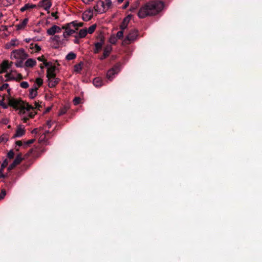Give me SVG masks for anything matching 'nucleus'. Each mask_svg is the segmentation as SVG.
Listing matches in <instances>:
<instances>
[{
  "mask_svg": "<svg viewBox=\"0 0 262 262\" xmlns=\"http://www.w3.org/2000/svg\"><path fill=\"white\" fill-rule=\"evenodd\" d=\"M56 13H52V15L53 16H54V17H55V18H56V19H57V18H58V17L56 16Z\"/></svg>",
  "mask_w": 262,
  "mask_h": 262,
  "instance_id": "61",
  "label": "nucleus"
},
{
  "mask_svg": "<svg viewBox=\"0 0 262 262\" xmlns=\"http://www.w3.org/2000/svg\"><path fill=\"white\" fill-rule=\"evenodd\" d=\"M41 129H38V128H35L32 131V134H38L40 133L39 132L40 131Z\"/></svg>",
  "mask_w": 262,
  "mask_h": 262,
  "instance_id": "47",
  "label": "nucleus"
},
{
  "mask_svg": "<svg viewBox=\"0 0 262 262\" xmlns=\"http://www.w3.org/2000/svg\"><path fill=\"white\" fill-rule=\"evenodd\" d=\"M60 32H61L60 28L56 25H54L48 29L47 33H59Z\"/></svg>",
  "mask_w": 262,
  "mask_h": 262,
  "instance_id": "26",
  "label": "nucleus"
},
{
  "mask_svg": "<svg viewBox=\"0 0 262 262\" xmlns=\"http://www.w3.org/2000/svg\"><path fill=\"white\" fill-rule=\"evenodd\" d=\"M10 69V66L8 64V61L5 60L0 64V74L7 72Z\"/></svg>",
  "mask_w": 262,
  "mask_h": 262,
  "instance_id": "16",
  "label": "nucleus"
},
{
  "mask_svg": "<svg viewBox=\"0 0 262 262\" xmlns=\"http://www.w3.org/2000/svg\"><path fill=\"white\" fill-rule=\"evenodd\" d=\"M24 60H19V61H18L15 63V66L16 67L18 68H21L23 66V61Z\"/></svg>",
  "mask_w": 262,
  "mask_h": 262,
  "instance_id": "40",
  "label": "nucleus"
},
{
  "mask_svg": "<svg viewBox=\"0 0 262 262\" xmlns=\"http://www.w3.org/2000/svg\"><path fill=\"white\" fill-rule=\"evenodd\" d=\"M6 195V191L5 190H2L0 193V200L3 199Z\"/></svg>",
  "mask_w": 262,
  "mask_h": 262,
  "instance_id": "43",
  "label": "nucleus"
},
{
  "mask_svg": "<svg viewBox=\"0 0 262 262\" xmlns=\"http://www.w3.org/2000/svg\"><path fill=\"white\" fill-rule=\"evenodd\" d=\"M22 160L23 158H21V155L20 154L18 155L13 163L9 166L8 170L9 171H11L12 169L14 168L16 165L19 164Z\"/></svg>",
  "mask_w": 262,
  "mask_h": 262,
  "instance_id": "12",
  "label": "nucleus"
},
{
  "mask_svg": "<svg viewBox=\"0 0 262 262\" xmlns=\"http://www.w3.org/2000/svg\"><path fill=\"white\" fill-rule=\"evenodd\" d=\"M49 133V130H47L45 132V133L42 134V135H40L39 141V142H46L47 141V139H46V135Z\"/></svg>",
  "mask_w": 262,
  "mask_h": 262,
  "instance_id": "29",
  "label": "nucleus"
},
{
  "mask_svg": "<svg viewBox=\"0 0 262 262\" xmlns=\"http://www.w3.org/2000/svg\"><path fill=\"white\" fill-rule=\"evenodd\" d=\"M37 59L40 61H42L43 63H44V61H47L46 60H45L43 58V56H41V57H38L37 58Z\"/></svg>",
  "mask_w": 262,
  "mask_h": 262,
  "instance_id": "52",
  "label": "nucleus"
},
{
  "mask_svg": "<svg viewBox=\"0 0 262 262\" xmlns=\"http://www.w3.org/2000/svg\"><path fill=\"white\" fill-rule=\"evenodd\" d=\"M93 84L96 87L99 88L103 85V81L100 77H96L93 80Z\"/></svg>",
  "mask_w": 262,
  "mask_h": 262,
  "instance_id": "25",
  "label": "nucleus"
},
{
  "mask_svg": "<svg viewBox=\"0 0 262 262\" xmlns=\"http://www.w3.org/2000/svg\"><path fill=\"white\" fill-rule=\"evenodd\" d=\"M33 106V111H34L35 109H38L40 110V108L41 107V104H39V102H35L34 103V105H32Z\"/></svg>",
  "mask_w": 262,
  "mask_h": 262,
  "instance_id": "35",
  "label": "nucleus"
},
{
  "mask_svg": "<svg viewBox=\"0 0 262 262\" xmlns=\"http://www.w3.org/2000/svg\"><path fill=\"white\" fill-rule=\"evenodd\" d=\"M8 140V138L5 135L0 137V143L2 142H6Z\"/></svg>",
  "mask_w": 262,
  "mask_h": 262,
  "instance_id": "38",
  "label": "nucleus"
},
{
  "mask_svg": "<svg viewBox=\"0 0 262 262\" xmlns=\"http://www.w3.org/2000/svg\"><path fill=\"white\" fill-rule=\"evenodd\" d=\"M32 39L34 41H39V40H41V38H38V37H36L33 38Z\"/></svg>",
  "mask_w": 262,
  "mask_h": 262,
  "instance_id": "56",
  "label": "nucleus"
},
{
  "mask_svg": "<svg viewBox=\"0 0 262 262\" xmlns=\"http://www.w3.org/2000/svg\"><path fill=\"white\" fill-rule=\"evenodd\" d=\"M20 85L22 88L26 89L29 87V83L27 81H23L20 83Z\"/></svg>",
  "mask_w": 262,
  "mask_h": 262,
  "instance_id": "37",
  "label": "nucleus"
},
{
  "mask_svg": "<svg viewBox=\"0 0 262 262\" xmlns=\"http://www.w3.org/2000/svg\"><path fill=\"white\" fill-rule=\"evenodd\" d=\"M82 23H78L77 21H73L70 23L67 24L65 26L63 27V29H65L63 33H88V28L84 27L80 29L79 32H77L79 27H81Z\"/></svg>",
  "mask_w": 262,
  "mask_h": 262,
  "instance_id": "3",
  "label": "nucleus"
},
{
  "mask_svg": "<svg viewBox=\"0 0 262 262\" xmlns=\"http://www.w3.org/2000/svg\"><path fill=\"white\" fill-rule=\"evenodd\" d=\"M86 34H77L76 35L74 36V39H73L74 42L78 43L79 42V39L85 37Z\"/></svg>",
  "mask_w": 262,
  "mask_h": 262,
  "instance_id": "28",
  "label": "nucleus"
},
{
  "mask_svg": "<svg viewBox=\"0 0 262 262\" xmlns=\"http://www.w3.org/2000/svg\"><path fill=\"white\" fill-rule=\"evenodd\" d=\"M20 44V41L18 39L16 38L13 39L5 45V48L7 49H10L15 47L18 46Z\"/></svg>",
  "mask_w": 262,
  "mask_h": 262,
  "instance_id": "13",
  "label": "nucleus"
},
{
  "mask_svg": "<svg viewBox=\"0 0 262 262\" xmlns=\"http://www.w3.org/2000/svg\"><path fill=\"white\" fill-rule=\"evenodd\" d=\"M44 66L48 68L47 76L48 78L56 77V67L53 66L51 62L44 61Z\"/></svg>",
  "mask_w": 262,
  "mask_h": 262,
  "instance_id": "5",
  "label": "nucleus"
},
{
  "mask_svg": "<svg viewBox=\"0 0 262 262\" xmlns=\"http://www.w3.org/2000/svg\"><path fill=\"white\" fill-rule=\"evenodd\" d=\"M76 54L73 52H71L68 54V55L66 56V58L68 60H71L75 59L76 58Z\"/></svg>",
  "mask_w": 262,
  "mask_h": 262,
  "instance_id": "30",
  "label": "nucleus"
},
{
  "mask_svg": "<svg viewBox=\"0 0 262 262\" xmlns=\"http://www.w3.org/2000/svg\"><path fill=\"white\" fill-rule=\"evenodd\" d=\"M37 7L36 5L34 4H30L29 3L26 4L25 5L24 7L21 8L20 11L21 12H24L26 10L30 9H33Z\"/></svg>",
  "mask_w": 262,
  "mask_h": 262,
  "instance_id": "27",
  "label": "nucleus"
},
{
  "mask_svg": "<svg viewBox=\"0 0 262 262\" xmlns=\"http://www.w3.org/2000/svg\"><path fill=\"white\" fill-rule=\"evenodd\" d=\"M7 80L13 79H21L23 76L20 74H17L15 71L11 70L10 72L7 73L6 75Z\"/></svg>",
  "mask_w": 262,
  "mask_h": 262,
  "instance_id": "9",
  "label": "nucleus"
},
{
  "mask_svg": "<svg viewBox=\"0 0 262 262\" xmlns=\"http://www.w3.org/2000/svg\"><path fill=\"white\" fill-rule=\"evenodd\" d=\"M72 34H69V33H67V34H63V37L64 38H66L68 36H70V35H71Z\"/></svg>",
  "mask_w": 262,
  "mask_h": 262,
  "instance_id": "57",
  "label": "nucleus"
},
{
  "mask_svg": "<svg viewBox=\"0 0 262 262\" xmlns=\"http://www.w3.org/2000/svg\"><path fill=\"white\" fill-rule=\"evenodd\" d=\"M66 112H67V110L66 108H63L60 111V112L59 113V115H60V116L66 113Z\"/></svg>",
  "mask_w": 262,
  "mask_h": 262,
  "instance_id": "48",
  "label": "nucleus"
},
{
  "mask_svg": "<svg viewBox=\"0 0 262 262\" xmlns=\"http://www.w3.org/2000/svg\"><path fill=\"white\" fill-rule=\"evenodd\" d=\"M7 30V27L6 26H2L0 27V31H5Z\"/></svg>",
  "mask_w": 262,
  "mask_h": 262,
  "instance_id": "50",
  "label": "nucleus"
},
{
  "mask_svg": "<svg viewBox=\"0 0 262 262\" xmlns=\"http://www.w3.org/2000/svg\"><path fill=\"white\" fill-rule=\"evenodd\" d=\"M104 5H105V11H106V10H108L112 6L111 0H105Z\"/></svg>",
  "mask_w": 262,
  "mask_h": 262,
  "instance_id": "32",
  "label": "nucleus"
},
{
  "mask_svg": "<svg viewBox=\"0 0 262 262\" xmlns=\"http://www.w3.org/2000/svg\"><path fill=\"white\" fill-rule=\"evenodd\" d=\"M8 100L9 105L19 110L20 109V106L25 103L13 98H8Z\"/></svg>",
  "mask_w": 262,
  "mask_h": 262,
  "instance_id": "7",
  "label": "nucleus"
},
{
  "mask_svg": "<svg viewBox=\"0 0 262 262\" xmlns=\"http://www.w3.org/2000/svg\"><path fill=\"white\" fill-rule=\"evenodd\" d=\"M100 34L99 36L100 41L95 43V49L94 52L97 53L102 49V46L104 43V37Z\"/></svg>",
  "mask_w": 262,
  "mask_h": 262,
  "instance_id": "14",
  "label": "nucleus"
},
{
  "mask_svg": "<svg viewBox=\"0 0 262 262\" xmlns=\"http://www.w3.org/2000/svg\"><path fill=\"white\" fill-rule=\"evenodd\" d=\"M80 98L79 97H75L73 100V103L75 105H77L80 103Z\"/></svg>",
  "mask_w": 262,
  "mask_h": 262,
  "instance_id": "42",
  "label": "nucleus"
},
{
  "mask_svg": "<svg viewBox=\"0 0 262 262\" xmlns=\"http://www.w3.org/2000/svg\"><path fill=\"white\" fill-rule=\"evenodd\" d=\"M16 144L17 145H18V146H20L22 145V143L20 141H17L16 142Z\"/></svg>",
  "mask_w": 262,
  "mask_h": 262,
  "instance_id": "55",
  "label": "nucleus"
},
{
  "mask_svg": "<svg viewBox=\"0 0 262 262\" xmlns=\"http://www.w3.org/2000/svg\"><path fill=\"white\" fill-rule=\"evenodd\" d=\"M34 141H35V139H34L29 140L25 143V145L26 146H28L29 144L33 143Z\"/></svg>",
  "mask_w": 262,
  "mask_h": 262,
  "instance_id": "44",
  "label": "nucleus"
},
{
  "mask_svg": "<svg viewBox=\"0 0 262 262\" xmlns=\"http://www.w3.org/2000/svg\"><path fill=\"white\" fill-rule=\"evenodd\" d=\"M42 83H43V81H42V79H41L40 78H37L36 79L35 84L36 85L37 84V86L38 88L42 84Z\"/></svg>",
  "mask_w": 262,
  "mask_h": 262,
  "instance_id": "34",
  "label": "nucleus"
},
{
  "mask_svg": "<svg viewBox=\"0 0 262 262\" xmlns=\"http://www.w3.org/2000/svg\"><path fill=\"white\" fill-rule=\"evenodd\" d=\"M25 130L24 127L19 125L16 129V133L14 135L15 137H20L25 134Z\"/></svg>",
  "mask_w": 262,
  "mask_h": 262,
  "instance_id": "22",
  "label": "nucleus"
},
{
  "mask_svg": "<svg viewBox=\"0 0 262 262\" xmlns=\"http://www.w3.org/2000/svg\"><path fill=\"white\" fill-rule=\"evenodd\" d=\"M164 4L160 1H150L146 3L139 10L138 15L141 18L147 16H152L158 14L162 11Z\"/></svg>",
  "mask_w": 262,
  "mask_h": 262,
  "instance_id": "1",
  "label": "nucleus"
},
{
  "mask_svg": "<svg viewBox=\"0 0 262 262\" xmlns=\"http://www.w3.org/2000/svg\"><path fill=\"white\" fill-rule=\"evenodd\" d=\"M123 34H112L110 38V42L112 44L116 43L118 39H121Z\"/></svg>",
  "mask_w": 262,
  "mask_h": 262,
  "instance_id": "18",
  "label": "nucleus"
},
{
  "mask_svg": "<svg viewBox=\"0 0 262 262\" xmlns=\"http://www.w3.org/2000/svg\"><path fill=\"white\" fill-rule=\"evenodd\" d=\"M59 79L56 77L48 78V85L50 88H53L59 83Z\"/></svg>",
  "mask_w": 262,
  "mask_h": 262,
  "instance_id": "20",
  "label": "nucleus"
},
{
  "mask_svg": "<svg viewBox=\"0 0 262 262\" xmlns=\"http://www.w3.org/2000/svg\"><path fill=\"white\" fill-rule=\"evenodd\" d=\"M128 5H129V2L127 1V2H125V4L122 6V9H125L126 8H127V7L128 6Z\"/></svg>",
  "mask_w": 262,
  "mask_h": 262,
  "instance_id": "51",
  "label": "nucleus"
},
{
  "mask_svg": "<svg viewBox=\"0 0 262 262\" xmlns=\"http://www.w3.org/2000/svg\"><path fill=\"white\" fill-rule=\"evenodd\" d=\"M28 22V18H25L21 23L16 26V31L21 30L24 29Z\"/></svg>",
  "mask_w": 262,
  "mask_h": 262,
  "instance_id": "23",
  "label": "nucleus"
},
{
  "mask_svg": "<svg viewBox=\"0 0 262 262\" xmlns=\"http://www.w3.org/2000/svg\"><path fill=\"white\" fill-rule=\"evenodd\" d=\"M31 39H31V38H26V39H25V41H26V42H30V41Z\"/></svg>",
  "mask_w": 262,
  "mask_h": 262,
  "instance_id": "59",
  "label": "nucleus"
},
{
  "mask_svg": "<svg viewBox=\"0 0 262 262\" xmlns=\"http://www.w3.org/2000/svg\"><path fill=\"white\" fill-rule=\"evenodd\" d=\"M94 1V0H85V2H84V4L88 5V4H89V3L90 2H92Z\"/></svg>",
  "mask_w": 262,
  "mask_h": 262,
  "instance_id": "54",
  "label": "nucleus"
},
{
  "mask_svg": "<svg viewBox=\"0 0 262 262\" xmlns=\"http://www.w3.org/2000/svg\"><path fill=\"white\" fill-rule=\"evenodd\" d=\"M120 71V64H116L112 69H110L106 74V77L108 80L112 81L113 79V76L117 74Z\"/></svg>",
  "mask_w": 262,
  "mask_h": 262,
  "instance_id": "6",
  "label": "nucleus"
},
{
  "mask_svg": "<svg viewBox=\"0 0 262 262\" xmlns=\"http://www.w3.org/2000/svg\"><path fill=\"white\" fill-rule=\"evenodd\" d=\"M47 125L48 126L49 128H50L52 126V122L51 121H48L47 122Z\"/></svg>",
  "mask_w": 262,
  "mask_h": 262,
  "instance_id": "53",
  "label": "nucleus"
},
{
  "mask_svg": "<svg viewBox=\"0 0 262 262\" xmlns=\"http://www.w3.org/2000/svg\"><path fill=\"white\" fill-rule=\"evenodd\" d=\"M8 86L9 84L8 83H5L0 88V90L6 89L8 88Z\"/></svg>",
  "mask_w": 262,
  "mask_h": 262,
  "instance_id": "46",
  "label": "nucleus"
},
{
  "mask_svg": "<svg viewBox=\"0 0 262 262\" xmlns=\"http://www.w3.org/2000/svg\"><path fill=\"white\" fill-rule=\"evenodd\" d=\"M36 64V61L35 59L29 58L26 60L25 63V66L27 68H32Z\"/></svg>",
  "mask_w": 262,
  "mask_h": 262,
  "instance_id": "24",
  "label": "nucleus"
},
{
  "mask_svg": "<svg viewBox=\"0 0 262 262\" xmlns=\"http://www.w3.org/2000/svg\"><path fill=\"white\" fill-rule=\"evenodd\" d=\"M14 156V153L12 150H11L10 151H9V152L7 154L8 157L10 159L13 158Z\"/></svg>",
  "mask_w": 262,
  "mask_h": 262,
  "instance_id": "41",
  "label": "nucleus"
},
{
  "mask_svg": "<svg viewBox=\"0 0 262 262\" xmlns=\"http://www.w3.org/2000/svg\"><path fill=\"white\" fill-rule=\"evenodd\" d=\"M9 162L7 159H5L1 165V168L4 169L8 165Z\"/></svg>",
  "mask_w": 262,
  "mask_h": 262,
  "instance_id": "39",
  "label": "nucleus"
},
{
  "mask_svg": "<svg viewBox=\"0 0 262 262\" xmlns=\"http://www.w3.org/2000/svg\"><path fill=\"white\" fill-rule=\"evenodd\" d=\"M3 100H4V97L0 95V101H2Z\"/></svg>",
  "mask_w": 262,
  "mask_h": 262,
  "instance_id": "62",
  "label": "nucleus"
},
{
  "mask_svg": "<svg viewBox=\"0 0 262 262\" xmlns=\"http://www.w3.org/2000/svg\"><path fill=\"white\" fill-rule=\"evenodd\" d=\"M93 16V9H89L83 13L82 18L84 21L90 20Z\"/></svg>",
  "mask_w": 262,
  "mask_h": 262,
  "instance_id": "15",
  "label": "nucleus"
},
{
  "mask_svg": "<svg viewBox=\"0 0 262 262\" xmlns=\"http://www.w3.org/2000/svg\"><path fill=\"white\" fill-rule=\"evenodd\" d=\"M52 6V3L50 0H42L39 2L37 6L43 8L46 11H48Z\"/></svg>",
  "mask_w": 262,
  "mask_h": 262,
  "instance_id": "10",
  "label": "nucleus"
},
{
  "mask_svg": "<svg viewBox=\"0 0 262 262\" xmlns=\"http://www.w3.org/2000/svg\"><path fill=\"white\" fill-rule=\"evenodd\" d=\"M4 169H0V178H4L5 177V174H3Z\"/></svg>",
  "mask_w": 262,
  "mask_h": 262,
  "instance_id": "49",
  "label": "nucleus"
},
{
  "mask_svg": "<svg viewBox=\"0 0 262 262\" xmlns=\"http://www.w3.org/2000/svg\"><path fill=\"white\" fill-rule=\"evenodd\" d=\"M135 34H128L125 39L123 40V43L124 45L129 44L132 41L135 40L136 38V36L134 35Z\"/></svg>",
  "mask_w": 262,
  "mask_h": 262,
  "instance_id": "17",
  "label": "nucleus"
},
{
  "mask_svg": "<svg viewBox=\"0 0 262 262\" xmlns=\"http://www.w3.org/2000/svg\"><path fill=\"white\" fill-rule=\"evenodd\" d=\"M124 0H117V2L119 4H120L123 2Z\"/></svg>",
  "mask_w": 262,
  "mask_h": 262,
  "instance_id": "63",
  "label": "nucleus"
},
{
  "mask_svg": "<svg viewBox=\"0 0 262 262\" xmlns=\"http://www.w3.org/2000/svg\"><path fill=\"white\" fill-rule=\"evenodd\" d=\"M96 27H97V25L96 24H93L92 25V26H91L90 27H89V28H88V33H93L96 28Z\"/></svg>",
  "mask_w": 262,
  "mask_h": 262,
  "instance_id": "33",
  "label": "nucleus"
},
{
  "mask_svg": "<svg viewBox=\"0 0 262 262\" xmlns=\"http://www.w3.org/2000/svg\"><path fill=\"white\" fill-rule=\"evenodd\" d=\"M132 15H128L125 17L120 25L121 30L117 32V33H123V31L127 28V25L131 19Z\"/></svg>",
  "mask_w": 262,
  "mask_h": 262,
  "instance_id": "11",
  "label": "nucleus"
},
{
  "mask_svg": "<svg viewBox=\"0 0 262 262\" xmlns=\"http://www.w3.org/2000/svg\"><path fill=\"white\" fill-rule=\"evenodd\" d=\"M37 90L38 87L35 84H34L33 88L30 89L29 96L31 99H33L36 97L37 94Z\"/></svg>",
  "mask_w": 262,
  "mask_h": 262,
  "instance_id": "21",
  "label": "nucleus"
},
{
  "mask_svg": "<svg viewBox=\"0 0 262 262\" xmlns=\"http://www.w3.org/2000/svg\"><path fill=\"white\" fill-rule=\"evenodd\" d=\"M13 64V62H8V64L10 66V69L11 68L12 64Z\"/></svg>",
  "mask_w": 262,
  "mask_h": 262,
  "instance_id": "60",
  "label": "nucleus"
},
{
  "mask_svg": "<svg viewBox=\"0 0 262 262\" xmlns=\"http://www.w3.org/2000/svg\"><path fill=\"white\" fill-rule=\"evenodd\" d=\"M35 47L37 48L38 50H40V48L38 46L35 45Z\"/></svg>",
  "mask_w": 262,
  "mask_h": 262,
  "instance_id": "64",
  "label": "nucleus"
},
{
  "mask_svg": "<svg viewBox=\"0 0 262 262\" xmlns=\"http://www.w3.org/2000/svg\"><path fill=\"white\" fill-rule=\"evenodd\" d=\"M82 69L81 64H78L74 66V71L76 72H79Z\"/></svg>",
  "mask_w": 262,
  "mask_h": 262,
  "instance_id": "36",
  "label": "nucleus"
},
{
  "mask_svg": "<svg viewBox=\"0 0 262 262\" xmlns=\"http://www.w3.org/2000/svg\"><path fill=\"white\" fill-rule=\"evenodd\" d=\"M0 105L5 109L7 108L8 106L7 104L4 102V100H3L2 101H0Z\"/></svg>",
  "mask_w": 262,
  "mask_h": 262,
  "instance_id": "45",
  "label": "nucleus"
},
{
  "mask_svg": "<svg viewBox=\"0 0 262 262\" xmlns=\"http://www.w3.org/2000/svg\"><path fill=\"white\" fill-rule=\"evenodd\" d=\"M93 9L99 13L105 12V7L104 2L102 1L99 0L97 2V4L94 6Z\"/></svg>",
  "mask_w": 262,
  "mask_h": 262,
  "instance_id": "8",
  "label": "nucleus"
},
{
  "mask_svg": "<svg viewBox=\"0 0 262 262\" xmlns=\"http://www.w3.org/2000/svg\"><path fill=\"white\" fill-rule=\"evenodd\" d=\"M36 114V113L33 111L32 105L25 103L20 106L19 114L21 116V120L24 123H27L29 119L33 118Z\"/></svg>",
  "mask_w": 262,
  "mask_h": 262,
  "instance_id": "2",
  "label": "nucleus"
},
{
  "mask_svg": "<svg viewBox=\"0 0 262 262\" xmlns=\"http://www.w3.org/2000/svg\"><path fill=\"white\" fill-rule=\"evenodd\" d=\"M112 50V46L111 45H107L104 50L103 54L102 56L100 57L101 60H103L108 57Z\"/></svg>",
  "mask_w": 262,
  "mask_h": 262,
  "instance_id": "19",
  "label": "nucleus"
},
{
  "mask_svg": "<svg viewBox=\"0 0 262 262\" xmlns=\"http://www.w3.org/2000/svg\"><path fill=\"white\" fill-rule=\"evenodd\" d=\"M28 55L23 48L13 50L10 55L11 59L25 60Z\"/></svg>",
  "mask_w": 262,
  "mask_h": 262,
  "instance_id": "4",
  "label": "nucleus"
},
{
  "mask_svg": "<svg viewBox=\"0 0 262 262\" xmlns=\"http://www.w3.org/2000/svg\"><path fill=\"white\" fill-rule=\"evenodd\" d=\"M50 40L51 41H55L57 43H59L61 41L60 37L59 35H54L50 38Z\"/></svg>",
  "mask_w": 262,
  "mask_h": 262,
  "instance_id": "31",
  "label": "nucleus"
},
{
  "mask_svg": "<svg viewBox=\"0 0 262 262\" xmlns=\"http://www.w3.org/2000/svg\"><path fill=\"white\" fill-rule=\"evenodd\" d=\"M136 9V8L135 7H131L130 9V10L131 11H134Z\"/></svg>",
  "mask_w": 262,
  "mask_h": 262,
  "instance_id": "58",
  "label": "nucleus"
}]
</instances>
